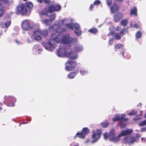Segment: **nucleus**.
Returning <instances> with one entry per match:
<instances>
[{"instance_id": "1", "label": "nucleus", "mask_w": 146, "mask_h": 146, "mask_svg": "<svg viewBox=\"0 0 146 146\" xmlns=\"http://www.w3.org/2000/svg\"><path fill=\"white\" fill-rule=\"evenodd\" d=\"M56 37L59 39V43L61 42L64 44H70L77 43V39L76 37L73 38L68 34H66L63 36V34H58L57 33L55 34Z\"/></svg>"}, {"instance_id": "2", "label": "nucleus", "mask_w": 146, "mask_h": 146, "mask_svg": "<svg viewBox=\"0 0 146 146\" xmlns=\"http://www.w3.org/2000/svg\"><path fill=\"white\" fill-rule=\"evenodd\" d=\"M50 37L49 40L47 42L43 44V45L46 49L52 51L56 46L57 44L59 43V39L56 37L55 34H52Z\"/></svg>"}, {"instance_id": "3", "label": "nucleus", "mask_w": 146, "mask_h": 146, "mask_svg": "<svg viewBox=\"0 0 146 146\" xmlns=\"http://www.w3.org/2000/svg\"><path fill=\"white\" fill-rule=\"evenodd\" d=\"M33 36L29 35V37L27 39V42L30 43L32 42L34 40L38 41L41 40V38L39 35V33L38 31H34L33 32Z\"/></svg>"}, {"instance_id": "4", "label": "nucleus", "mask_w": 146, "mask_h": 146, "mask_svg": "<svg viewBox=\"0 0 146 146\" xmlns=\"http://www.w3.org/2000/svg\"><path fill=\"white\" fill-rule=\"evenodd\" d=\"M65 25L66 27L72 30L74 27L75 29L74 31V33L78 36H80L81 35V30L80 29V26L78 24L75 23L74 24L73 23H71L69 24H66Z\"/></svg>"}, {"instance_id": "5", "label": "nucleus", "mask_w": 146, "mask_h": 146, "mask_svg": "<svg viewBox=\"0 0 146 146\" xmlns=\"http://www.w3.org/2000/svg\"><path fill=\"white\" fill-rule=\"evenodd\" d=\"M27 9L25 5L24 4H20L17 7L16 11L17 14L24 15L27 13Z\"/></svg>"}, {"instance_id": "6", "label": "nucleus", "mask_w": 146, "mask_h": 146, "mask_svg": "<svg viewBox=\"0 0 146 146\" xmlns=\"http://www.w3.org/2000/svg\"><path fill=\"white\" fill-rule=\"evenodd\" d=\"M77 65V62L70 60L65 63V69L68 71L72 70L75 69Z\"/></svg>"}, {"instance_id": "7", "label": "nucleus", "mask_w": 146, "mask_h": 146, "mask_svg": "<svg viewBox=\"0 0 146 146\" xmlns=\"http://www.w3.org/2000/svg\"><path fill=\"white\" fill-rule=\"evenodd\" d=\"M102 133L101 129H98L96 132L94 130L93 131L92 138L93 140L91 141V143H94L96 142L100 138Z\"/></svg>"}, {"instance_id": "8", "label": "nucleus", "mask_w": 146, "mask_h": 146, "mask_svg": "<svg viewBox=\"0 0 146 146\" xmlns=\"http://www.w3.org/2000/svg\"><path fill=\"white\" fill-rule=\"evenodd\" d=\"M109 139L110 140L115 142H118L120 140L119 135L117 137H115V130L114 129H112L110 131L109 134Z\"/></svg>"}, {"instance_id": "9", "label": "nucleus", "mask_w": 146, "mask_h": 146, "mask_svg": "<svg viewBox=\"0 0 146 146\" xmlns=\"http://www.w3.org/2000/svg\"><path fill=\"white\" fill-rule=\"evenodd\" d=\"M13 2L12 0H0V16L3 13L4 9L5 6V3L10 4Z\"/></svg>"}, {"instance_id": "10", "label": "nucleus", "mask_w": 146, "mask_h": 146, "mask_svg": "<svg viewBox=\"0 0 146 146\" xmlns=\"http://www.w3.org/2000/svg\"><path fill=\"white\" fill-rule=\"evenodd\" d=\"M57 54L58 57H63L66 54V49L64 47L59 48L57 51Z\"/></svg>"}, {"instance_id": "11", "label": "nucleus", "mask_w": 146, "mask_h": 146, "mask_svg": "<svg viewBox=\"0 0 146 146\" xmlns=\"http://www.w3.org/2000/svg\"><path fill=\"white\" fill-rule=\"evenodd\" d=\"M21 26L23 29L25 31L29 30L31 28L30 24L27 20H25L23 22Z\"/></svg>"}, {"instance_id": "12", "label": "nucleus", "mask_w": 146, "mask_h": 146, "mask_svg": "<svg viewBox=\"0 0 146 146\" xmlns=\"http://www.w3.org/2000/svg\"><path fill=\"white\" fill-rule=\"evenodd\" d=\"M125 117L124 114H117L115 117L113 118V120L114 122H116L119 120H126V119H124Z\"/></svg>"}, {"instance_id": "13", "label": "nucleus", "mask_w": 146, "mask_h": 146, "mask_svg": "<svg viewBox=\"0 0 146 146\" xmlns=\"http://www.w3.org/2000/svg\"><path fill=\"white\" fill-rule=\"evenodd\" d=\"M60 24H55L50 26L49 28V29L51 31H56V32L53 33L52 34H55L57 33V34H59L61 33H58V31H57V30L60 28Z\"/></svg>"}, {"instance_id": "14", "label": "nucleus", "mask_w": 146, "mask_h": 146, "mask_svg": "<svg viewBox=\"0 0 146 146\" xmlns=\"http://www.w3.org/2000/svg\"><path fill=\"white\" fill-rule=\"evenodd\" d=\"M133 132V130L131 129H127L126 130H123L119 135V138L122 136L127 135H130Z\"/></svg>"}, {"instance_id": "15", "label": "nucleus", "mask_w": 146, "mask_h": 146, "mask_svg": "<svg viewBox=\"0 0 146 146\" xmlns=\"http://www.w3.org/2000/svg\"><path fill=\"white\" fill-rule=\"evenodd\" d=\"M4 99L5 100H10L12 101L13 100L15 101L14 102H13L11 104H9L8 105H7L8 106H11L13 107L15 105V102L16 101V99L15 98L12 97L10 96H5L4 97Z\"/></svg>"}, {"instance_id": "16", "label": "nucleus", "mask_w": 146, "mask_h": 146, "mask_svg": "<svg viewBox=\"0 0 146 146\" xmlns=\"http://www.w3.org/2000/svg\"><path fill=\"white\" fill-rule=\"evenodd\" d=\"M129 137H125L123 141L124 142L127 143L129 144H132L133 143L136 141V139L134 137H132L129 140Z\"/></svg>"}, {"instance_id": "17", "label": "nucleus", "mask_w": 146, "mask_h": 146, "mask_svg": "<svg viewBox=\"0 0 146 146\" xmlns=\"http://www.w3.org/2000/svg\"><path fill=\"white\" fill-rule=\"evenodd\" d=\"M83 50V47L82 45L79 44L76 45L74 48V51L76 53L82 51Z\"/></svg>"}, {"instance_id": "18", "label": "nucleus", "mask_w": 146, "mask_h": 146, "mask_svg": "<svg viewBox=\"0 0 146 146\" xmlns=\"http://www.w3.org/2000/svg\"><path fill=\"white\" fill-rule=\"evenodd\" d=\"M68 56L71 59H75L77 58L78 55L76 52H71L68 54Z\"/></svg>"}, {"instance_id": "19", "label": "nucleus", "mask_w": 146, "mask_h": 146, "mask_svg": "<svg viewBox=\"0 0 146 146\" xmlns=\"http://www.w3.org/2000/svg\"><path fill=\"white\" fill-rule=\"evenodd\" d=\"M11 21L10 20H7L6 22L2 23L0 26L2 28H6L9 27L10 25Z\"/></svg>"}, {"instance_id": "20", "label": "nucleus", "mask_w": 146, "mask_h": 146, "mask_svg": "<svg viewBox=\"0 0 146 146\" xmlns=\"http://www.w3.org/2000/svg\"><path fill=\"white\" fill-rule=\"evenodd\" d=\"M123 18V15L121 13H117V15H115L114 17V21L115 22H117L120 19Z\"/></svg>"}, {"instance_id": "21", "label": "nucleus", "mask_w": 146, "mask_h": 146, "mask_svg": "<svg viewBox=\"0 0 146 146\" xmlns=\"http://www.w3.org/2000/svg\"><path fill=\"white\" fill-rule=\"evenodd\" d=\"M118 6L116 4H114L110 7V10L111 13H114L116 12L118 9Z\"/></svg>"}, {"instance_id": "22", "label": "nucleus", "mask_w": 146, "mask_h": 146, "mask_svg": "<svg viewBox=\"0 0 146 146\" xmlns=\"http://www.w3.org/2000/svg\"><path fill=\"white\" fill-rule=\"evenodd\" d=\"M78 72V70H76L74 72H71L69 74L68 76L70 78H73L76 76Z\"/></svg>"}, {"instance_id": "23", "label": "nucleus", "mask_w": 146, "mask_h": 146, "mask_svg": "<svg viewBox=\"0 0 146 146\" xmlns=\"http://www.w3.org/2000/svg\"><path fill=\"white\" fill-rule=\"evenodd\" d=\"M130 15H134L135 16H137V9L136 7H134L133 9H131Z\"/></svg>"}, {"instance_id": "24", "label": "nucleus", "mask_w": 146, "mask_h": 146, "mask_svg": "<svg viewBox=\"0 0 146 146\" xmlns=\"http://www.w3.org/2000/svg\"><path fill=\"white\" fill-rule=\"evenodd\" d=\"M123 51H121L120 54L123 56V57L127 59H129L130 57V55L128 54L127 52H125L124 50H122Z\"/></svg>"}, {"instance_id": "25", "label": "nucleus", "mask_w": 146, "mask_h": 146, "mask_svg": "<svg viewBox=\"0 0 146 146\" xmlns=\"http://www.w3.org/2000/svg\"><path fill=\"white\" fill-rule=\"evenodd\" d=\"M35 31H38L39 32V35L40 36L41 34L43 36H47L48 34V32L46 30H42L41 31H40L38 30H36Z\"/></svg>"}, {"instance_id": "26", "label": "nucleus", "mask_w": 146, "mask_h": 146, "mask_svg": "<svg viewBox=\"0 0 146 146\" xmlns=\"http://www.w3.org/2000/svg\"><path fill=\"white\" fill-rule=\"evenodd\" d=\"M111 34L113 35V37L117 40H119L121 38V36L119 33H116L114 35L113 32H111Z\"/></svg>"}, {"instance_id": "27", "label": "nucleus", "mask_w": 146, "mask_h": 146, "mask_svg": "<svg viewBox=\"0 0 146 146\" xmlns=\"http://www.w3.org/2000/svg\"><path fill=\"white\" fill-rule=\"evenodd\" d=\"M123 47V45L121 44H119L116 45L115 46V50L116 51H118L121 49Z\"/></svg>"}, {"instance_id": "28", "label": "nucleus", "mask_w": 146, "mask_h": 146, "mask_svg": "<svg viewBox=\"0 0 146 146\" xmlns=\"http://www.w3.org/2000/svg\"><path fill=\"white\" fill-rule=\"evenodd\" d=\"M82 132L84 133V134H85V135L90 133V131L89 129L87 127L84 128L82 129Z\"/></svg>"}, {"instance_id": "29", "label": "nucleus", "mask_w": 146, "mask_h": 146, "mask_svg": "<svg viewBox=\"0 0 146 146\" xmlns=\"http://www.w3.org/2000/svg\"><path fill=\"white\" fill-rule=\"evenodd\" d=\"M42 22L43 24L45 25V26L49 25L50 23H51L50 20L48 19L44 20L42 21Z\"/></svg>"}, {"instance_id": "30", "label": "nucleus", "mask_w": 146, "mask_h": 146, "mask_svg": "<svg viewBox=\"0 0 146 146\" xmlns=\"http://www.w3.org/2000/svg\"><path fill=\"white\" fill-rule=\"evenodd\" d=\"M128 21V19H124L121 22L120 25H122L123 27H125L127 25Z\"/></svg>"}, {"instance_id": "31", "label": "nucleus", "mask_w": 146, "mask_h": 146, "mask_svg": "<svg viewBox=\"0 0 146 146\" xmlns=\"http://www.w3.org/2000/svg\"><path fill=\"white\" fill-rule=\"evenodd\" d=\"M77 135H78V136L79 138L82 139L84 138L86 136L85 134L82 132L77 133Z\"/></svg>"}, {"instance_id": "32", "label": "nucleus", "mask_w": 146, "mask_h": 146, "mask_svg": "<svg viewBox=\"0 0 146 146\" xmlns=\"http://www.w3.org/2000/svg\"><path fill=\"white\" fill-rule=\"evenodd\" d=\"M141 33L140 31H139L135 34L136 38L138 39L141 37Z\"/></svg>"}, {"instance_id": "33", "label": "nucleus", "mask_w": 146, "mask_h": 146, "mask_svg": "<svg viewBox=\"0 0 146 146\" xmlns=\"http://www.w3.org/2000/svg\"><path fill=\"white\" fill-rule=\"evenodd\" d=\"M25 4L26 7L29 9H31L33 7V5L31 3L27 2L25 3Z\"/></svg>"}, {"instance_id": "34", "label": "nucleus", "mask_w": 146, "mask_h": 146, "mask_svg": "<svg viewBox=\"0 0 146 146\" xmlns=\"http://www.w3.org/2000/svg\"><path fill=\"white\" fill-rule=\"evenodd\" d=\"M109 124V123L108 121H106L105 122L102 123L101 125L103 128H106L108 126Z\"/></svg>"}, {"instance_id": "35", "label": "nucleus", "mask_w": 146, "mask_h": 146, "mask_svg": "<svg viewBox=\"0 0 146 146\" xmlns=\"http://www.w3.org/2000/svg\"><path fill=\"white\" fill-rule=\"evenodd\" d=\"M80 73L82 75H84L87 74L88 72L86 70L82 69L80 71Z\"/></svg>"}, {"instance_id": "36", "label": "nucleus", "mask_w": 146, "mask_h": 146, "mask_svg": "<svg viewBox=\"0 0 146 146\" xmlns=\"http://www.w3.org/2000/svg\"><path fill=\"white\" fill-rule=\"evenodd\" d=\"M48 11L50 13H52L54 12L55 11L54 6H49L48 7Z\"/></svg>"}, {"instance_id": "37", "label": "nucleus", "mask_w": 146, "mask_h": 146, "mask_svg": "<svg viewBox=\"0 0 146 146\" xmlns=\"http://www.w3.org/2000/svg\"><path fill=\"white\" fill-rule=\"evenodd\" d=\"M49 17L50 19L49 20L51 22L55 19L56 17V15L55 14H51L49 16Z\"/></svg>"}, {"instance_id": "38", "label": "nucleus", "mask_w": 146, "mask_h": 146, "mask_svg": "<svg viewBox=\"0 0 146 146\" xmlns=\"http://www.w3.org/2000/svg\"><path fill=\"white\" fill-rule=\"evenodd\" d=\"M128 30L126 29H123L120 32V34L122 35H123L126 33H127Z\"/></svg>"}, {"instance_id": "39", "label": "nucleus", "mask_w": 146, "mask_h": 146, "mask_svg": "<svg viewBox=\"0 0 146 146\" xmlns=\"http://www.w3.org/2000/svg\"><path fill=\"white\" fill-rule=\"evenodd\" d=\"M97 31V29L95 28H92L88 31L93 33H96Z\"/></svg>"}, {"instance_id": "40", "label": "nucleus", "mask_w": 146, "mask_h": 146, "mask_svg": "<svg viewBox=\"0 0 146 146\" xmlns=\"http://www.w3.org/2000/svg\"><path fill=\"white\" fill-rule=\"evenodd\" d=\"M54 8L55 11H59L61 8V7L60 5H57L56 6H54Z\"/></svg>"}, {"instance_id": "41", "label": "nucleus", "mask_w": 146, "mask_h": 146, "mask_svg": "<svg viewBox=\"0 0 146 146\" xmlns=\"http://www.w3.org/2000/svg\"><path fill=\"white\" fill-rule=\"evenodd\" d=\"M137 113V111H136L133 110L128 113L129 115H134Z\"/></svg>"}, {"instance_id": "42", "label": "nucleus", "mask_w": 146, "mask_h": 146, "mask_svg": "<svg viewBox=\"0 0 146 146\" xmlns=\"http://www.w3.org/2000/svg\"><path fill=\"white\" fill-rule=\"evenodd\" d=\"M101 3V1L99 0H96L94 2V4L96 5H98L100 4Z\"/></svg>"}, {"instance_id": "43", "label": "nucleus", "mask_w": 146, "mask_h": 146, "mask_svg": "<svg viewBox=\"0 0 146 146\" xmlns=\"http://www.w3.org/2000/svg\"><path fill=\"white\" fill-rule=\"evenodd\" d=\"M146 125V120H144V121L140 123L139 125L140 126H142Z\"/></svg>"}, {"instance_id": "44", "label": "nucleus", "mask_w": 146, "mask_h": 146, "mask_svg": "<svg viewBox=\"0 0 146 146\" xmlns=\"http://www.w3.org/2000/svg\"><path fill=\"white\" fill-rule=\"evenodd\" d=\"M104 137L105 139H106L108 138H109V134L106 133L104 134Z\"/></svg>"}, {"instance_id": "45", "label": "nucleus", "mask_w": 146, "mask_h": 146, "mask_svg": "<svg viewBox=\"0 0 146 146\" xmlns=\"http://www.w3.org/2000/svg\"><path fill=\"white\" fill-rule=\"evenodd\" d=\"M107 4L109 6H110L112 3L111 0H106Z\"/></svg>"}, {"instance_id": "46", "label": "nucleus", "mask_w": 146, "mask_h": 146, "mask_svg": "<svg viewBox=\"0 0 146 146\" xmlns=\"http://www.w3.org/2000/svg\"><path fill=\"white\" fill-rule=\"evenodd\" d=\"M65 21V19H60L59 20H58L57 21V23H58L59 24L60 22L62 23L63 24L64 22Z\"/></svg>"}, {"instance_id": "47", "label": "nucleus", "mask_w": 146, "mask_h": 146, "mask_svg": "<svg viewBox=\"0 0 146 146\" xmlns=\"http://www.w3.org/2000/svg\"><path fill=\"white\" fill-rule=\"evenodd\" d=\"M130 27H135L136 28H138L137 27V25L136 24H132L131 23L130 25Z\"/></svg>"}, {"instance_id": "48", "label": "nucleus", "mask_w": 146, "mask_h": 146, "mask_svg": "<svg viewBox=\"0 0 146 146\" xmlns=\"http://www.w3.org/2000/svg\"><path fill=\"white\" fill-rule=\"evenodd\" d=\"M113 38H111L110 39L109 41V44L111 45V44H112L113 43Z\"/></svg>"}, {"instance_id": "49", "label": "nucleus", "mask_w": 146, "mask_h": 146, "mask_svg": "<svg viewBox=\"0 0 146 146\" xmlns=\"http://www.w3.org/2000/svg\"><path fill=\"white\" fill-rule=\"evenodd\" d=\"M38 45L36 44L34 46V47L33 48V50H35V49L36 50L38 49Z\"/></svg>"}, {"instance_id": "50", "label": "nucleus", "mask_w": 146, "mask_h": 146, "mask_svg": "<svg viewBox=\"0 0 146 146\" xmlns=\"http://www.w3.org/2000/svg\"><path fill=\"white\" fill-rule=\"evenodd\" d=\"M15 42L18 45H21L22 44V42L18 41L17 40H15Z\"/></svg>"}, {"instance_id": "51", "label": "nucleus", "mask_w": 146, "mask_h": 146, "mask_svg": "<svg viewBox=\"0 0 146 146\" xmlns=\"http://www.w3.org/2000/svg\"><path fill=\"white\" fill-rule=\"evenodd\" d=\"M126 126L125 124L124 123H122L120 125V127L121 128H125Z\"/></svg>"}, {"instance_id": "52", "label": "nucleus", "mask_w": 146, "mask_h": 146, "mask_svg": "<svg viewBox=\"0 0 146 146\" xmlns=\"http://www.w3.org/2000/svg\"><path fill=\"white\" fill-rule=\"evenodd\" d=\"M46 3L49 4L51 3L50 0H43Z\"/></svg>"}, {"instance_id": "53", "label": "nucleus", "mask_w": 146, "mask_h": 146, "mask_svg": "<svg viewBox=\"0 0 146 146\" xmlns=\"http://www.w3.org/2000/svg\"><path fill=\"white\" fill-rule=\"evenodd\" d=\"M146 131V127H143L141 128V131L143 132Z\"/></svg>"}, {"instance_id": "54", "label": "nucleus", "mask_w": 146, "mask_h": 146, "mask_svg": "<svg viewBox=\"0 0 146 146\" xmlns=\"http://www.w3.org/2000/svg\"><path fill=\"white\" fill-rule=\"evenodd\" d=\"M61 31L60 32H64L66 31V29L65 28H61Z\"/></svg>"}, {"instance_id": "55", "label": "nucleus", "mask_w": 146, "mask_h": 146, "mask_svg": "<svg viewBox=\"0 0 146 146\" xmlns=\"http://www.w3.org/2000/svg\"><path fill=\"white\" fill-rule=\"evenodd\" d=\"M93 8H94V5L93 4H92L91 5L89 9L90 11H92Z\"/></svg>"}, {"instance_id": "56", "label": "nucleus", "mask_w": 146, "mask_h": 146, "mask_svg": "<svg viewBox=\"0 0 146 146\" xmlns=\"http://www.w3.org/2000/svg\"><path fill=\"white\" fill-rule=\"evenodd\" d=\"M121 29V28L120 27H118V26H117L115 29V30L117 31H118L120 29Z\"/></svg>"}, {"instance_id": "57", "label": "nucleus", "mask_w": 146, "mask_h": 146, "mask_svg": "<svg viewBox=\"0 0 146 146\" xmlns=\"http://www.w3.org/2000/svg\"><path fill=\"white\" fill-rule=\"evenodd\" d=\"M38 54H40V53L42 52V50L41 49L38 48Z\"/></svg>"}, {"instance_id": "58", "label": "nucleus", "mask_w": 146, "mask_h": 146, "mask_svg": "<svg viewBox=\"0 0 146 146\" xmlns=\"http://www.w3.org/2000/svg\"><path fill=\"white\" fill-rule=\"evenodd\" d=\"M140 135L139 134V133H137L136 134V137H137V138H139V137H140Z\"/></svg>"}, {"instance_id": "59", "label": "nucleus", "mask_w": 146, "mask_h": 146, "mask_svg": "<svg viewBox=\"0 0 146 146\" xmlns=\"http://www.w3.org/2000/svg\"><path fill=\"white\" fill-rule=\"evenodd\" d=\"M116 1L119 2H122L123 1V0H116Z\"/></svg>"}, {"instance_id": "60", "label": "nucleus", "mask_w": 146, "mask_h": 146, "mask_svg": "<svg viewBox=\"0 0 146 146\" xmlns=\"http://www.w3.org/2000/svg\"><path fill=\"white\" fill-rule=\"evenodd\" d=\"M37 0L40 3H41L42 1V0Z\"/></svg>"}, {"instance_id": "61", "label": "nucleus", "mask_w": 146, "mask_h": 146, "mask_svg": "<svg viewBox=\"0 0 146 146\" xmlns=\"http://www.w3.org/2000/svg\"><path fill=\"white\" fill-rule=\"evenodd\" d=\"M145 138H143V137H142L141 138V140H144V141H145Z\"/></svg>"}, {"instance_id": "62", "label": "nucleus", "mask_w": 146, "mask_h": 146, "mask_svg": "<svg viewBox=\"0 0 146 146\" xmlns=\"http://www.w3.org/2000/svg\"><path fill=\"white\" fill-rule=\"evenodd\" d=\"M77 136H78V135H77L76 133V135L74 136V138L75 139H76L77 138Z\"/></svg>"}, {"instance_id": "63", "label": "nucleus", "mask_w": 146, "mask_h": 146, "mask_svg": "<svg viewBox=\"0 0 146 146\" xmlns=\"http://www.w3.org/2000/svg\"><path fill=\"white\" fill-rule=\"evenodd\" d=\"M140 116L142 115L143 111H140Z\"/></svg>"}, {"instance_id": "64", "label": "nucleus", "mask_w": 146, "mask_h": 146, "mask_svg": "<svg viewBox=\"0 0 146 146\" xmlns=\"http://www.w3.org/2000/svg\"><path fill=\"white\" fill-rule=\"evenodd\" d=\"M89 141V140L88 139H87L86 141V143H88V142Z\"/></svg>"}]
</instances>
